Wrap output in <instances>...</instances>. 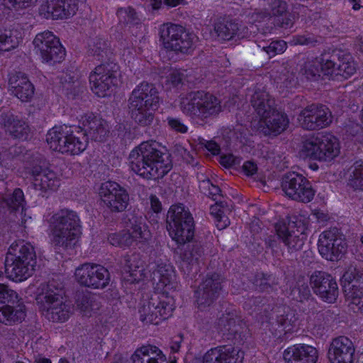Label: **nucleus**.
Here are the masks:
<instances>
[{
    "label": "nucleus",
    "mask_w": 363,
    "mask_h": 363,
    "mask_svg": "<svg viewBox=\"0 0 363 363\" xmlns=\"http://www.w3.org/2000/svg\"><path fill=\"white\" fill-rule=\"evenodd\" d=\"M198 149L206 150L212 155H218L220 152L219 145L213 140H206L203 138H198Z\"/></svg>",
    "instance_id": "obj_49"
},
{
    "label": "nucleus",
    "mask_w": 363,
    "mask_h": 363,
    "mask_svg": "<svg viewBox=\"0 0 363 363\" xmlns=\"http://www.w3.org/2000/svg\"><path fill=\"white\" fill-rule=\"evenodd\" d=\"M82 124L86 136L89 135L95 141H104L108 136L109 125L108 123L93 113L85 115L82 118Z\"/></svg>",
    "instance_id": "obj_30"
},
{
    "label": "nucleus",
    "mask_w": 363,
    "mask_h": 363,
    "mask_svg": "<svg viewBox=\"0 0 363 363\" xmlns=\"http://www.w3.org/2000/svg\"><path fill=\"white\" fill-rule=\"evenodd\" d=\"M339 139L328 132L314 134L303 141L300 147L302 157L311 160L332 162L340 154Z\"/></svg>",
    "instance_id": "obj_9"
},
{
    "label": "nucleus",
    "mask_w": 363,
    "mask_h": 363,
    "mask_svg": "<svg viewBox=\"0 0 363 363\" xmlns=\"http://www.w3.org/2000/svg\"><path fill=\"white\" fill-rule=\"evenodd\" d=\"M286 49V43L284 40L272 41L267 48V52L269 56L283 53Z\"/></svg>",
    "instance_id": "obj_50"
},
{
    "label": "nucleus",
    "mask_w": 363,
    "mask_h": 363,
    "mask_svg": "<svg viewBox=\"0 0 363 363\" xmlns=\"http://www.w3.org/2000/svg\"><path fill=\"white\" fill-rule=\"evenodd\" d=\"M306 227L301 221L280 220L275 225L278 238L288 247L289 252L300 250L306 239Z\"/></svg>",
    "instance_id": "obj_20"
},
{
    "label": "nucleus",
    "mask_w": 363,
    "mask_h": 363,
    "mask_svg": "<svg viewBox=\"0 0 363 363\" xmlns=\"http://www.w3.org/2000/svg\"><path fill=\"white\" fill-rule=\"evenodd\" d=\"M129 167L138 176L147 179L163 177L172 169L169 157L157 148L155 141L141 143L128 157Z\"/></svg>",
    "instance_id": "obj_2"
},
{
    "label": "nucleus",
    "mask_w": 363,
    "mask_h": 363,
    "mask_svg": "<svg viewBox=\"0 0 363 363\" xmlns=\"http://www.w3.org/2000/svg\"><path fill=\"white\" fill-rule=\"evenodd\" d=\"M310 284L313 291L324 301L334 303L338 296L335 279L324 272H315L311 277Z\"/></svg>",
    "instance_id": "obj_25"
},
{
    "label": "nucleus",
    "mask_w": 363,
    "mask_h": 363,
    "mask_svg": "<svg viewBox=\"0 0 363 363\" xmlns=\"http://www.w3.org/2000/svg\"><path fill=\"white\" fill-rule=\"evenodd\" d=\"M23 40L22 33L16 29L0 31V52H10L18 48Z\"/></svg>",
    "instance_id": "obj_37"
},
{
    "label": "nucleus",
    "mask_w": 363,
    "mask_h": 363,
    "mask_svg": "<svg viewBox=\"0 0 363 363\" xmlns=\"http://www.w3.org/2000/svg\"><path fill=\"white\" fill-rule=\"evenodd\" d=\"M16 148L11 147L6 150L4 147H0V168L12 169L13 167V161Z\"/></svg>",
    "instance_id": "obj_46"
},
{
    "label": "nucleus",
    "mask_w": 363,
    "mask_h": 363,
    "mask_svg": "<svg viewBox=\"0 0 363 363\" xmlns=\"http://www.w3.org/2000/svg\"><path fill=\"white\" fill-rule=\"evenodd\" d=\"M220 162L225 167H230L236 164V159L231 154L225 155L220 157Z\"/></svg>",
    "instance_id": "obj_54"
},
{
    "label": "nucleus",
    "mask_w": 363,
    "mask_h": 363,
    "mask_svg": "<svg viewBox=\"0 0 363 363\" xmlns=\"http://www.w3.org/2000/svg\"><path fill=\"white\" fill-rule=\"evenodd\" d=\"M133 363H167L163 352L156 346L143 345L138 348L132 355Z\"/></svg>",
    "instance_id": "obj_34"
},
{
    "label": "nucleus",
    "mask_w": 363,
    "mask_h": 363,
    "mask_svg": "<svg viewBox=\"0 0 363 363\" xmlns=\"http://www.w3.org/2000/svg\"><path fill=\"white\" fill-rule=\"evenodd\" d=\"M242 169L247 175H253L257 170V165L253 162L250 161L245 162Z\"/></svg>",
    "instance_id": "obj_55"
},
{
    "label": "nucleus",
    "mask_w": 363,
    "mask_h": 363,
    "mask_svg": "<svg viewBox=\"0 0 363 363\" xmlns=\"http://www.w3.org/2000/svg\"><path fill=\"white\" fill-rule=\"evenodd\" d=\"M72 130L67 126H55L47 133L50 149L71 155H79L87 147L88 141L83 130Z\"/></svg>",
    "instance_id": "obj_10"
},
{
    "label": "nucleus",
    "mask_w": 363,
    "mask_h": 363,
    "mask_svg": "<svg viewBox=\"0 0 363 363\" xmlns=\"http://www.w3.org/2000/svg\"><path fill=\"white\" fill-rule=\"evenodd\" d=\"M35 266V252L30 243L18 240L10 245L5 259V272L10 280L26 281L33 275Z\"/></svg>",
    "instance_id": "obj_6"
},
{
    "label": "nucleus",
    "mask_w": 363,
    "mask_h": 363,
    "mask_svg": "<svg viewBox=\"0 0 363 363\" xmlns=\"http://www.w3.org/2000/svg\"><path fill=\"white\" fill-rule=\"evenodd\" d=\"M187 76V71L185 69H171L167 76V84L176 86L182 83Z\"/></svg>",
    "instance_id": "obj_45"
},
{
    "label": "nucleus",
    "mask_w": 363,
    "mask_h": 363,
    "mask_svg": "<svg viewBox=\"0 0 363 363\" xmlns=\"http://www.w3.org/2000/svg\"><path fill=\"white\" fill-rule=\"evenodd\" d=\"M352 9L354 10V11H357L360 9L361 6L360 4H359V2H353L352 3Z\"/></svg>",
    "instance_id": "obj_63"
},
{
    "label": "nucleus",
    "mask_w": 363,
    "mask_h": 363,
    "mask_svg": "<svg viewBox=\"0 0 363 363\" xmlns=\"http://www.w3.org/2000/svg\"><path fill=\"white\" fill-rule=\"evenodd\" d=\"M210 214L218 230L227 228L230 223L228 217L225 214V208L220 203H216L211 206Z\"/></svg>",
    "instance_id": "obj_41"
},
{
    "label": "nucleus",
    "mask_w": 363,
    "mask_h": 363,
    "mask_svg": "<svg viewBox=\"0 0 363 363\" xmlns=\"http://www.w3.org/2000/svg\"><path fill=\"white\" fill-rule=\"evenodd\" d=\"M320 66L319 58L310 59L304 62L298 72L301 80H317L320 76Z\"/></svg>",
    "instance_id": "obj_38"
},
{
    "label": "nucleus",
    "mask_w": 363,
    "mask_h": 363,
    "mask_svg": "<svg viewBox=\"0 0 363 363\" xmlns=\"http://www.w3.org/2000/svg\"><path fill=\"white\" fill-rule=\"evenodd\" d=\"M26 293L35 295L37 306L48 319L53 322H65L68 320L72 310L65 299V292L62 284L50 281L48 284L35 282L30 284Z\"/></svg>",
    "instance_id": "obj_3"
},
{
    "label": "nucleus",
    "mask_w": 363,
    "mask_h": 363,
    "mask_svg": "<svg viewBox=\"0 0 363 363\" xmlns=\"http://www.w3.org/2000/svg\"><path fill=\"white\" fill-rule=\"evenodd\" d=\"M182 342V336L178 335V336L175 337L173 339V340L172 341L171 345H170L171 350L173 352H178L179 348H180V347H181Z\"/></svg>",
    "instance_id": "obj_57"
},
{
    "label": "nucleus",
    "mask_w": 363,
    "mask_h": 363,
    "mask_svg": "<svg viewBox=\"0 0 363 363\" xmlns=\"http://www.w3.org/2000/svg\"><path fill=\"white\" fill-rule=\"evenodd\" d=\"M181 111L195 123L217 116L222 111L219 99L213 94L204 92H190L181 95L178 101Z\"/></svg>",
    "instance_id": "obj_8"
},
{
    "label": "nucleus",
    "mask_w": 363,
    "mask_h": 363,
    "mask_svg": "<svg viewBox=\"0 0 363 363\" xmlns=\"http://www.w3.org/2000/svg\"><path fill=\"white\" fill-rule=\"evenodd\" d=\"M283 358L286 363H316L318 352L312 345L294 344L284 350Z\"/></svg>",
    "instance_id": "obj_28"
},
{
    "label": "nucleus",
    "mask_w": 363,
    "mask_h": 363,
    "mask_svg": "<svg viewBox=\"0 0 363 363\" xmlns=\"http://www.w3.org/2000/svg\"><path fill=\"white\" fill-rule=\"evenodd\" d=\"M18 294L7 286L0 284V323L11 325L24 319L26 313L23 306L14 305Z\"/></svg>",
    "instance_id": "obj_17"
},
{
    "label": "nucleus",
    "mask_w": 363,
    "mask_h": 363,
    "mask_svg": "<svg viewBox=\"0 0 363 363\" xmlns=\"http://www.w3.org/2000/svg\"><path fill=\"white\" fill-rule=\"evenodd\" d=\"M235 320L232 317L230 318H222L219 320V325L221 328H223L225 331H232L234 332L235 330L232 328L235 326Z\"/></svg>",
    "instance_id": "obj_53"
},
{
    "label": "nucleus",
    "mask_w": 363,
    "mask_h": 363,
    "mask_svg": "<svg viewBox=\"0 0 363 363\" xmlns=\"http://www.w3.org/2000/svg\"><path fill=\"white\" fill-rule=\"evenodd\" d=\"M77 306L80 312L85 316H91L99 308L98 303L88 298H84Z\"/></svg>",
    "instance_id": "obj_47"
},
{
    "label": "nucleus",
    "mask_w": 363,
    "mask_h": 363,
    "mask_svg": "<svg viewBox=\"0 0 363 363\" xmlns=\"http://www.w3.org/2000/svg\"><path fill=\"white\" fill-rule=\"evenodd\" d=\"M146 209L147 212H152L155 214H158L162 209V203L159 198L153 194L149 196L148 201L146 204Z\"/></svg>",
    "instance_id": "obj_51"
},
{
    "label": "nucleus",
    "mask_w": 363,
    "mask_h": 363,
    "mask_svg": "<svg viewBox=\"0 0 363 363\" xmlns=\"http://www.w3.org/2000/svg\"><path fill=\"white\" fill-rule=\"evenodd\" d=\"M340 283L350 310L363 312V272L350 266L342 274Z\"/></svg>",
    "instance_id": "obj_14"
},
{
    "label": "nucleus",
    "mask_w": 363,
    "mask_h": 363,
    "mask_svg": "<svg viewBox=\"0 0 363 363\" xmlns=\"http://www.w3.org/2000/svg\"><path fill=\"white\" fill-rule=\"evenodd\" d=\"M203 254V250L199 247H193L191 250L185 252L181 263L182 271L188 274L196 273Z\"/></svg>",
    "instance_id": "obj_36"
},
{
    "label": "nucleus",
    "mask_w": 363,
    "mask_h": 363,
    "mask_svg": "<svg viewBox=\"0 0 363 363\" xmlns=\"http://www.w3.org/2000/svg\"><path fill=\"white\" fill-rule=\"evenodd\" d=\"M272 9L274 15L282 14V13L286 10V4L284 2H279L277 9L274 6Z\"/></svg>",
    "instance_id": "obj_59"
},
{
    "label": "nucleus",
    "mask_w": 363,
    "mask_h": 363,
    "mask_svg": "<svg viewBox=\"0 0 363 363\" xmlns=\"http://www.w3.org/2000/svg\"><path fill=\"white\" fill-rule=\"evenodd\" d=\"M297 121L299 125L303 129L320 130L331 124L333 115L325 106L311 104L300 111Z\"/></svg>",
    "instance_id": "obj_19"
},
{
    "label": "nucleus",
    "mask_w": 363,
    "mask_h": 363,
    "mask_svg": "<svg viewBox=\"0 0 363 363\" xmlns=\"http://www.w3.org/2000/svg\"><path fill=\"white\" fill-rule=\"evenodd\" d=\"M164 47L167 50L190 52L196 46L198 38L177 25H171L161 31Z\"/></svg>",
    "instance_id": "obj_15"
},
{
    "label": "nucleus",
    "mask_w": 363,
    "mask_h": 363,
    "mask_svg": "<svg viewBox=\"0 0 363 363\" xmlns=\"http://www.w3.org/2000/svg\"><path fill=\"white\" fill-rule=\"evenodd\" d=\"M34 185L41 191L43 196H48L56 191L60 186V180L55 172L49 169L34 170Z\"/></svg>",
    "instance_id": "obj_31"
},
{
    "label": "nucleus",
    "mask_w": 363,
    "mask_h": 363,
    "mask_svg": "<svg viewBox=\"0 0 363 363\" xmlns=\"http://www.w3.org/2000/svg\"><path fill=\"white\" fill-rule=\"evenodd\" d=\"M48 224L49 242L55 250L72 249L79 245L82 235V224L78 213L68 208H62L50 217Z\"/></svg>",
    "instance_id": "obj_4"
},
{
    "label": "nucleus",
    "mask_w": 363,
    "mask_h": 363,
    "mask_svg": "<svg viewBox=\"0 0 363 363\" xmlns=\"http://www.w3.org/2000/svg\"><path fill=\"white\" fill-rule=\"evenodd\" d=\"M351 170L349 185L355 189L363 190V160L357 161Z\"/></svg>",
    "instance_id": "obj_43"
},
{
    "label": "nucleus",
    "mask_w": 363,
    "mask_h": 363,
    "mask_svg": "<svg viewBox=\"0 0 363 363\" xmlns=\"http://www.w3.org/2000/svg\"><path fill=\"white\" fill-rule=\"evenodd\" d=\"M167 229L169 236L177 244L183 245L194 236V219L189 209L183 204L170 206L167 216Z\"/></svg>",
    "instance_id": "obj_11"
},
{
    "label": "nucleus",
    "mask_w": 363,
    "mask_h": 363,
    "mask_svg": "<svg viewBox=\"0 0 363 363\" xmlns=\"http://www.w3.org/2000/svg\"><path fill=\"white\" fill-rule=\"evenodd\" d=\"M36 363H51V361L49 359L44 357H39L35 360Z\"/></svg>",
    "instance_id": "obj_62"
},
{
    "label": "nucleus",
    "mask_w": 363,
    "mask_h": 363,
    "mask_svg": "<svg viewBox=\"0 0 363 363\" xmlns=\"http://www.w3.org/2000/svg\"><path fill=\"white\" fill-rule=\"evenodd\" d=\"M220 193V188L218 186L214 185V184H212L211 186L210 187L209 191H208L207 195L208 196H211L213 197H215V196L219 195Z\"/></svg>",
    "instance_id": "obj_60"
},
{
    "label": "nucleus",
    "mask_w": 363,
    "mask_h": 363,
    "mask_svg": "<svg viewBox=\"0 0 363 363\" xmlns=\"http://www.w3.org/2000/svg\"><path fill=\"white\" fill-rule=\"evenodd\" d=\"M2 204L11 211H20L22 224L26 225L28 220H31V217L26 213V202L21 189H16L9 198H2Z\"/></svg>",
    "instance_id": "obj_35"
},
{
    "label": "nucleus",
    "mask_w": 363,
    "mask_h": 363,
    "mask_svg": "<svg viewBox=\"0 0 363 363\" xmlns=\"http://www.w3.org/2000/svg\"><path fill=\"white\" fill-rule=\"evenodd\" d=\"M99 195L104 205L111 211L122 212L129 203V194L116 182L108 181L103 183Z\"/></svg>",
    "instance_id": "obj_23"
},
{
    "label": "nucleus",
    "mask_w": 363,
    "mask_h": 363,
    "mask_svg": "<svg viewBox=\"0 0 363 363\" xmlns=\"http://www.w3.org/2000/svg\"><path fill=\"white\" fill-rule=\"evenodd\" d=\"M160 99L152 84L141 82L132 91L129 98L131 118L141 126L150 125L154 120L155 112L160 106Z\"/></svg>",
    "instance_id": "obj_7"
},
{
    "label": "nucleus",
    "mask_w": 363,
    "mask_h": 363,
    "mask_svg": "<svg viewBox=\"0 0 363 363\" xmlns=\"http://www.w3.org/2000/svg\"><path fill=\"white\" fill-rule=\"evenodd\" d=\"M75 281L81 286L101 289L108 286L110 274L106 268L91 263H84L76 268Z\"/></svg>",
    "instance_id": "obj_18"
},
{
    "label": "nucleus",
    "mask_w": 363,
    "mask_h": 363,
    "mask_svg": "<svg viewBox=\"0 0 363 363\" xmlns=\"http://www.w3.org/2000/svg\"><path fill=\"white\" fill-rule=\"evenodd\" d=\"M359 49L362 52H363V38L361 40V44L359 45Z\"/></svg>",
    "instance_id": "obj_64"
},
{
    "label": "nucleus",
    "mask_w": 363,
    "mask_h": 363,
    "mask_svg": "<svg viewBox=\"0 0 363 363\" xmlns=\"http://www.w3.org/2000/svg\"><path fill=\"white\" fill-rule=\"evenodd\" d=\"M215 31L222 40H230L235 35V25L232 23H219L215 26Z\"/></svg>",
    "instance_id": "obj_44"
},
{
    "label": "nucleus",
    "mask_w": 363,
    "mask_h": 363,
    "mask_svg": "<svg viewBox=\"0 0 363 363\" xmlns=\"http://www.w3.org/2000/svg\"><path fill=\"white\" fill-rule=\"evenodd\" d=\"M167 122L169 128L172 130L181 133H185L188 130V127L179 118L167 117Z\"/></svg>",
    "instance_id": "obj_52"
},
{
    "label": "nucleus",
    "mask_w": 363,
    "mask_h": 363,
    "mask_svg": "<svg viewBox=\"0 0 363 363\" xmlns=\"http://www.w3.org/2000/svg\"><path fill=\"white\" fill-rule=\"evenodd\" d=\"M212 183L210 182L209 179H205L199 183V189L204 194H208V191L210 189V187L211 186Z\"/></svg>",
    "instance_id": "obj_58"
},
{
    "label": "nucleus",
    "mask_w": 363,
    "mask_h": 363,
    "mask_svg": "<svg viewBox=\"0 0 363 363\" xmlns=\"http://www.w3.org/2000/svg\"><path fill=\"white\" fill-rule=\"evenodd\" d=\"M347 243L337 229H330L322 233L318 239V252L323 258L337 262L347 252Z\"/></svg>",
    "instance_id": "obj_16"
},
{
    "label": "nucleus",
    "mask_w": 363,
    "mask_h": 363,
    "mask_svg": "<svg viewBox=\"0 0 363 363\" xmlns=\"http://www.w3.org/2000/svg\"><path fill=\"white\" fill-rule=\"evenodd\" d=\"M356 72V64L348 54L340 56L336 69L335 79H347Z\"/></svg>",
    "instance_id": "obj_39"
},
{
    "label": "nucleus",
    "mask_w": 363,
    "mask_h": 363,
    "mask_svg": "<svg viewBox=\"0 0 363 363\" xmlns=\"http://www.w3.org/2000/svg\"><path fill=\"white\" fill-rule=\"evenodd\" d=\"M9 88L12 94L23 102L30 101L35 92L33 84L27 75L22 72H15L10 75Z\"/></svg>",
    "instance_id": "obj_29"
},
{
    "label": "nucleus",
    "mask_w": 363,
    "mask_h": 363,
    "mask_svg": "<svg viewBox=\"0 0 363 363\" xmlns=\"http://www.w3.org/2000/svg\"><path fill=\"white\" fill-rule=\"evenodd\" d=\"M354 352V345L350 338L345 336L335 337L329 346V363H353Z\"/></svg>",
    "instance_id": "obj_26"
},
{
    "label": "nucleus",
    "mask_w": 363,
    "mask_h": 363,
    "mask_svg": "<svg viewBox=\"0 0 363 363\" xmlns=\"http://www.w3.org/2000/svg\"><path fill=\"white\" fill-rule=\"evenodd\" d=\"M4 6L16 12H21L31 6L33 0H0Z\"/></svg>",
    "instance_id": "obj_48"
},
{
    "label": "nucleus",
    "mask_w": 363,
    "mask_h": 363,
    "mask_svg": "<svg viewBox=\"0 0 363 363\" xmlns=\"http://www.w3.org/2000/svg\"><path fill=\"white\" fill-rule=\"evenodd\" d=\"M129 223L130 233L125 230L112 233L108 236V242L119 247H129L135 242L140 249L145 250L151 240V233L147 226L141 218L134 216L129 219Z\"/></svg>",
    "instance_id": "obj_12"
},
{
    "label": "nucleus",
    "mask_w": 363,
    "mask_h": 363,
    "mask_svg": "<svg viewBox=\"0 0 363 363\" xmlns=\"http://www.w3.org/2000/svg\"><path fill=\"white\" fill-rule=\"evenodd\" d=\"M34 50L43 63L53 65L62 62L66 51L60 39L51 31L38 33L33 41Z\"/></svg>",
    "instance_id": "obj_13"
},
{
    "label": "nucleus",
    "mask_w": 363,
    "mask_h": 363,
    "mask_svg": "<svg viewBox=\"0 0 363 363\" xmlns=\"http://www.w3.org/2000/svg\"><path fill=\"white\" fill-rule=\"evenodd\" d=\"M117 82L116 73L109 65H99L89 74L91 90L100 98L111 96Z\"/></svg>",
    "instance_id": "obj_22"
},
{
    "label": "nucleus",
    "mask_w": 363,
    "mask_h": 363,
    "mask_svg": "<svg viewBox=\"0 0 363 363\" xmlns=\"http://www.w3.org/2000/svg\"><path fill=\"white\" fill-rule=\"evenodd\" d=\"M281 186L285 194L295 201L308 203L315 196V190L310 182L295 172H290L284 177Z\"/></svg>",
    "instance_id": "obj_21"
},
{
    "label": "nucleus",
    "mask_w": 363,
    "mask_h": 363,
    "mask_svg": "<svg viewBox=\"0 0 363 363\" xmlns=\"http://www.w3.org/2000/svg\"><path fill=\"white\" fill-rule=\"evenodd\" d=\"M220 289V281L218 275L207 278L195 293L199 308L202 310L206 305L209 306Z\"/></svg>",
    "instance_id": "obj_32"
},
{
    "label": "nucleus",
    "mask_w": 363,
    "mask_h": 363,
    "mask_svg": "<svg viewBox=\"0 0 363 363\" xmlns=\"http://www.w3.org/2000/svg\"><path fill=\"white\" fill-rule=\"evenodd\" d=\"M152 280L155 290L160 294L144 297L138 307L139 318L147 325H158L172 315L175 301L169 294L178 286L175 270L168 262L157 264L152 272Z\"/></svg>",
    "instance_id": "obj_1"
},
{
    "label": "nucleus",
    "mask_w": 363,
    "mask_h": 363,
    "mask_svg": "<svg viewBox=\"0 0 363 363\" xmlns=\"http://www.w3.org/2000/svg\"><path fill=\"white\" fill-rule=\"evenodd\" d=\"M77 9L74 0H43L38 15L47 20H62L72 16Z\"/></svg>",
    "instance_id": "obj_24"
},
{
    "label": "nucleus",
    "mask_w": 363,
    "mask_h": 363,
    "mask_svg": "<svg viewBox=\"0 0 363 363\" xmlns=\"http://www.w3.org/2000/svg\"><path fill=\"white\" fill-rule=\"evenodd\" d=\"M313 216L320 223H324L328 219V214L321 210H315L313 213Z\"/></svg>",
    "instance_id": "obj_56"
},
{
    "label": "nucleus",
    "mask_w": 363,
    "mask_h": 363,
    "mask_svg": "<svg viewBox=\"0 0 363 363\" xmlns=\"http://www.w3.org/2000/svg\"><path fill=\"white\" fill-rule=\"evenodd\" d=\"M311 43V39L308 38H306L305 36H298L296 38V42H295L296 44H299V45H308Z\"/></svg>",
    "instance_id": "obj_61"
},
{
    "label": "nucleus",
    "mask_w": 363,
    "mask_h": 363,
    "mask_svg": "<svg viewBox=\"0 0 363 363\" xmlns=\"http://www.w3.org/2000/svg\"><path fill=\"white\" fill-rule=\"evenodd\" d=\"M244 352L233 345H220L208 350L203 363H242Z\"/></svg>",
    "instance_id": "obj_27"
},
{
    "label": "nucleus",
    "mask_w": 363,
    "mask_h": 363,
    "mask_svg": "<svg viewBox=\"0 0 363 363\" xmlns=\"http://www.w3.org/2000/svg\"><path fill=\"white\" fill-rule=\"evenodd\" d=\"M143 262L138 255L133 254L125 259L123 267L122 277L123 280L135 283L144 277Z\"/></svg>",
    "instance_id": "obj_33"
},
{
    "label": "nucleus",
    "mask_w": 363,
    "mask_h": 363,
    "mask_svg": "<svg viewBox=\"0 0 363 363\" xmlns=\"http://www.w3.org/2000/svg\"><path fill=\"white\" fill-rule=\"evenodd\" d=\"M119 22L127 25H138L141 21L140 15L130 6L121 7L117 11Z\"/></svg>",
    "instance_id": "obj_42"
},
{
    "label": "nucleus",
    "mask_w": 363,
    "mask_h": 363,
    "mask_svg": "<svg viewBox=\"0 0 363 363\" xmlns=\"http://www.w3.org/2000/svg\"><path fill=\"white\" fill-rule=\"evenodd\" d=\"M251 103L256 117L251 122L253 129L265 135L277 136L286 130L289 124L287 115L274 106V100L264 90L256 91Z\"/></svg>",
    "instance_id": "obj_5"
},
{
    "label": "nucleus",
    "mask_w": 363,
    "mask_h": 363,
    "mask_svg": "<svg viewBox=\"0 0 363 363\" xmlns=\"http://www.w3.org/2000/svg\"><path fill=\"white\" fill-rule=\"evenodd\" d=\"M340 56L337 55H323L320 56L319 62L321 72L332 79H335L336 69Z\"/></svg>",
    "instance_id": "obj_40"
}]
</instances>
